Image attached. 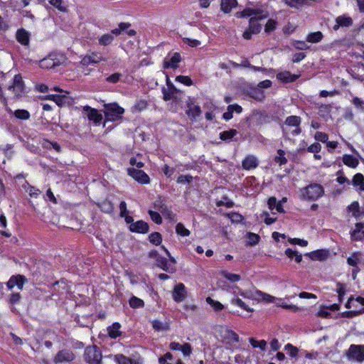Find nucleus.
<instances>
[{"mask_svg":"<svg viewBox=\"0 0 364 364\" xmlns=\"http://www.w3.org/2000/svg\"><path fill=\"white\" fill-rule=\"evenodd\" d=\"M102 61L106 62L107 59L99 55L97 53H92L90 55L85 56L82 60L84 64L99 63Z\"/></svg>","mask_w":364,"mask_h":364,"instance_id":"412c9836","label":"nucleus"},{"mask_svg":"<svg viewBox=\"0 0 364 364\" xmlns=\"http://www.w3.org/2000/svg\"><path fill=\"white\" fill-rule=\"evenodd\" d=\"M162 92L164 95V100L165 101H168L175 98V95L177 92V90L173 85H171V87L168 90L166 88H163Z\"/></svg>","mask_w":364,"mask_h":364,"instance_id":"a878e982","label":"nucleus"},{"mask_svg":"<svg viewBox=\"0 0 364 364\" xmlns=\"http://www.w3.org/2000/svg\"><path fill=\"white\" fill-rule=\"evenodd\" d=\"M84 356L85 360L90 364H101L102 355L95 346L86 348Z\"/></svg>","mask_w":364,"mask_h":364,"instance_id":"7ed1b4c3","label":"nucleus"},{"mask_svg":"<svg viewBox=\"0 0 364 364\" xmlns=\"http://www.w3.org/2000/svg\"><path fill=\"white\" fill-rule=\"evenodd\" d=\"M285 254L286 255L289 257V258H294L295 259V262H297V263H299L301 262V259H302V256L301 255L299 254L296 251H294L292 250L290 248H288L286 251H285Z\"/></svg>","mask_w":364,"mask_h":364,"instance_id":"473e14b6","label":"nucleus"},{"mask_svg":"<svg viewBox=\"0 0 364 364\" xmlns=\"http://www.w3.org/2000/svg\"><path fill=\"white\" fill-rule=\"evenodd\" d=\"M321 149V146L319 143H314L307 148V151L311 153L318 154Z\"/></svg>","mask_w":364,"mask_h":364,"instance_id":"0e129e2a","label":"nucleus"},{"mask_svg":"<svg viewBox=\"0 0 364 364\" xmlns=\"http://www.w3.org/2000/svg\"><path fill=\"white\" fill-rule=\"evenodd\" d=\"M220 274L227 279L228 280L232 282H236L240 280L241 277L240 274H233L228 272L226 270H223L220 272Z\"/></svg>","mask_w":364,"mask_h":364,"instance_id":"7c9ffc66","label":"nucleus"},{"mask_svg":"<svg viewBox=\"0 0 364 364\" xmlns=\"http://www.w3.org/2000/svg\"><path fill=\"white\" fill-rule=\"evenodd\" d=\"M353 184L359 186L361 191H364V176L361 173H357L353 176Z\"/></svg>","mask_w":364,"mask_h":364,"instance_id":"2f4dec72","label":"nucleus"},{"mask_svg":"<svg viewBox=\"0 0 364 364\" xmlns=\"http://www.w3.org/2000/svg\"><path fill=\"white\" fill-rule=\"evenodd\" d=\"M277 22L273 19H269L265 25V32L269 33L275 29Z\"/></svg>","mask_w":364,"mask_h":364,"instance_id":"6e6d98bb","label":"nucleus"},{"mask_svg":"<svg viewBox=\"0 0 364 364\" xmlns=\"http://www.w3.org/2000/svg\"><path fill=\"white\" fill-rule=\"evenodd\" d=\"M353 104L358 109L364 111V101L358 97H353L352 100Z\"/></svg>","mask_w":364,"mask_h":364,"instance_id":"4d7b16f0","label":"nucleus"},{"mask_svg":"<svg viewBox=\"0 0 364 364\" xmlns=\"http://www.w3.org/2000/svg\"><path fill=\"white\" fill-rule=\"evenodd\" d=\"M84 112L87 114V118L93 121L95 124H98L102 119V116L98 112L96 109L91 108L89 106H85L83 108Z\"/></svg>","mask_w":364,"mask_h":364,"instance_id":"ddd939ff","label":"nucleus"},{"mask_svg":"<svg viewBox=\"0 0 364 364\" xmlns=\"http://www.w3.org/2000/svg\"><path fill=\"white\" fill-rule=\"evenodd\" d=\"M206 301L208 304H210L213 308V309L215 311H221L224 308L223 305L220 302H219L218 301H215L214 299H213L210 297H208L206 299Z\"/></svg>","mask_w":364,"mask_h":364,"instance_id":"f704fd0d","label":"nucleus"},{"mask_svg":"<svg viewBox=\"0 0 364 364\" xmlns=\"http://www.w3.org/2000/svg\"><path fill=\"white\" fill-rule=\"evenodd\" d=\"M299 75L291 74L289 71L281 72L277 75V78L285 83L294 82L299 78Z\"/></svg>","mask_w":364,"mask_h":364,"instance_id":"f3484780","label":"nucleus"},{"mask_svg":"<svg viewBox=\"0 0 364 364\" xmlns=\"http://www.w3.org/2000/svg\"><path fill=\"white\" fill-rule=\"evenodd\" d=\"M284 155V151L279 149L277 151V156L274 158L275 162L279 164L280 166L287 164V159L285 158Z\"/></svg>","mask_w":364,"mask_h":364,"instance_id":"58836bf2","label":"nucleus"},{"mask_svg":"<svg viewBox=\"0 0 364 364\" xmlns=\"http://www.w3.org/2000/svg\"><path fill=\"white\" fill-rule=\"evenodd\" d=\"M151 324L153 328L158 332H164L170 329L169 323L167 321L154 320Z\"/></svg>","mask_w":364,"mask_h":364,"instance_id":"aec40b11","label":"nucleus"},{"mask_svg":"<svg viewBox=\"0 0 364 364\" xmlns=\"http://www.w3.org/2000/svg\"><path fill=\"white\" fill-rule=\"evenodd\" d=\"M160 211L161 212V213L167 217H168L169 218L171 219H173L174 218V215L173 214V213L167 208L166 205H161L160 208H159Z\"/></svg>","mask_w":364,"mask_h":364,"instance_id":"13d9d810","label":"nucleus"},{"mask_svg":"<svg viewBox=\"0 0 364 364\" xmlns=\"http://www.w3.org/2000/svg\"><path fill=\"white\" fill-rule=\"evenodd\" d=\"M156 265L163 270L168 272H173L174 270V269L171 267V266L168 264L166 259L161 256H158L156 257Z\"/></svg>","mask_w":364,"mask_h":364,"instance_id":"5701e85b","label":"nucleus"},{"mask_svg":"<svg viewBox=\"0 0 364 364\" xmlns=\"http://www.w3.org/2000/svg\"><path fill=\"white\" fill-rule=\"evenodd\" d=\"M9 90L14 92V96H21V94L24 91V83L20 75H16L14 76L13 85L9 87Z\"/></svg>","mask_w":364,"mask_h":364,"instance_id":"6e6552de","label":"nucleus"},{"mask_svg":"<svg viewBox=\"0 0 364 364\" xmlns=\"http://www.w3.org/2000/svg\"><path fill=\"white\" fill-rule=\"evenodd\" d=\"M188 109L186 114L193 119L196 118L201 114L200 107L198 105H195L193 103H188Z\"/></svg>","mask_w":364,"mask_h":364,"instance_id":"4be33fe9","label":"nucleus"},{"mask_svg":"<svg viewBox=\"0 0 364 364\" xmlns=\"http://www.w3.org/2000/svg\"><path fill=\"white\" fill-rule=\"evenodd\" d=\"M351 237L355 240L364 238V223H358L355 224V229L351 234Z\"/></svg>","mask_w":364,"mask_h":364,"instance_id":"6ab92c4d","label":"nucleus"},{"mask_svg":"<svg viewBox=\"0 0 364 364\" xmlns=\"http://www.w3.org/2000/svg\"><path fill=\"white\" fill-rule=\"evenodd\" d=\"M180 350L183 353V354L185 356H188L191 353L192 348L189 343H186L181 346V348Z\"/></svg>","mask_w":364,"mask_h":364,"instance_id":"e2e57ef3","label":"nucleus"},{"mask_svg":"<svg viewBox=\"0 0 364 364\" xmlns=\"http://www.w3.org/2000/svg\"><path fill=\"white\" fill-rule=\"evenodd\" d=\"M236 17H251L249 21V27L244 31L242 36L246 40H250L252 34H257L262 30V24L258 21L267 18L268 14L259 9L246 8L242 11L235 14Z\"/></svg>","mask_w":364,"mask_h":364,"instance_id":"f257e3e1","label":"nucleus"},{"mask_svg":"<svg viewBox=\"0 0 364 364\" xmlns=\"http://www.w3.org/2000/svg\"><path fill=\"white\" fill-rule=\"evenodd\" d=\"M363 312H364V309H363L362 310H360V311H345V312L342 313V316L346 317V318L353 317V316H358V315L362 314Z\"/></svg>","mask_w":364,"mask_h":364,"instance_id":"052dcab7","label":"nucleus"},{"mask_svg":"<svg viewBox=\"0 0 364 364\" xmlns=\"http://www.w3.org/2000/svg\"><path fill=\"white\" fill-rule=\"evenodd\" d=\"M324 193L323 188L318 183H311L300 190V199L304 200H316Z\"/></svg>","mask_w":364,"mask_h":364,"instance_id":"f03ea898","label":"nucleus"},{"mask_svg":"<svg viewBox=\"0 0 364 364\" xmlns=\"http://www.w3.org/2000/svg\"><path fill=\"white\" fill-rule=\"evenodd\" d=\"M346 355L348 359L355 360L358 362L364 360V346L354 345L350 346Z\"/></svg>","mask_w":364,"mask_h":364,"instance_id":"423d86ee","label":"nucleus"},{"mask_svg":"<svg viewBox=\"0 0 364 364\" xmlns=\"http://www.w3.org/2000/svg\"><path fill=\"white\" fill-rule=\"evenodd\" d=\"M121 326L119 323H114L111 326L107 328L108 335L112 338H116L121 335L119 331Z\"/></svg>","mask_w":364,"mask_h":364,"instance_id":"393cba45","label":"nucleus"},{"mask_svg":"<svg viewBox=\"0 0 364 364\" xmlns=\"http://www.w3.org/2000/svg\"><path fill=\"white\" fill-rule=\"evenodd\" d=\"M74 359V355L69 350H61L55 356V363H62L65 361H71Z\"/></svg>","mask_w":364,"mask_h":364,"instance_id":"dca6fc26","label":"nucleus"},{"mask_svg":"<svg viewBox=\"0 0 364 364\" xmlns=\"http://www.w3.org/2000/svg\"><path fill=\"white\" fill-rule=\"evenodd\" d=\"M284 350H287L289 353V355L291 357H296L299 351L297 348L294 347L290 343H288L284 346Z\"/></svg>","mask_w":364,"mask_h":364,"instance_id":"8fccbe9b","label":"nucleus"},{"mask_svg":"<svg viewBox=\"0 0 364 364\" xmlns=\"http://www.w3.org/2000/svg\"><path fill=\"white\" fill-rule=\"evenodd\" d=\"M313 259L323 260L326 257V253L323 251H316L311 253Z\"/></svg>","mask_w":364,"mask_h":364,"instance_id":"69168bd1","label":"nucleus"},{"mask_svg":"<svg viewBox=\"0 0 364 364\" xmlns=\"http://www.w3.org/2000/svg\"><path fill=\"white\" fill-rule=\"evenodd\" d=\"M114 360L118 364H133L132 360L122 354L114 355Z\"/></svg>","mask_w":364,"mask_h":364,"instance_id":"c9c22d12","label":"nucleus"},{"mask_svg":"<svg viewBox=\"0 0 364 364\" xmlns=\"http://www.w3.org/2000/svg\"><path fill=\"white\" fill-rule=\"evenodd\" d=\"M257 294L261 296V299L263 301H265L266 302H268V303H272L276 299L275 297H274L271 295L267 294L265 293H263L262 291H257Z\"/></svg>","mask_w":364,"mask_h":364,"instance_id":"5fc2aeb1","label":"nucleus"},{"mask_svg":"<svg viewBox=\"0 0 364 364\" xmlns=\"http://www.w3.org/2000/svg\"><path fill=\"white\" fill-rule=\"evenodd\" d=\"M18 278H19V275L12 276V277L9 279V280L7 282V283H6L7 287H8L9 289H13L15 286H16V284L18 283Z\"/></svg>","mask_w":364,"mask_h":364,"instance_id":"bf43d9fd","label":"nucleus"},{"mask_svg":"<svg viewBox=\"0 0 364 364\" xmlns=\"http://www.w3.org/2000/svg\"><path fill=\"white\" fill-rule=\"evenodd\" d=\"M101 210L105 213H111L114 210L113 204L107 200H105L100 205Z\"/></svg>","mask_w":364,"mask_h":364,"instance_id":"a18cd8bd","label":"nucleus"},{"mask_svg":"<svg viewBox=\"0 0 364 364\" xmlns=\"http://www.w3.org/2000/svg\"><path fill=\"white\" fill-rule=\"evenodd\" d=\"M16 38L22 46H28L30 43V33L24 28L18 29L16 33Z\"/></svg>","mask_w":364,"mask_h":364,"instance_id":"4468645a","label":"nucleus"},{"mask_svg":"<svg viewBox=\"0 0 364 364\" xmlns=\"http://www.w3.org/2000/svg\"><path fill=\"white\" fill-rule=\"evenodd\" d=\"M130 24L129 23H120L119 24V28H114L111 31L110 33H106L102 36L99 38V43L102 46L109 45L114 39L113 35H119L121 33V31L125 30L126 28H128Z\"/></svg>","mask_w":364,"mask_h":364,"instance_id":"20e7f679","label":"nucleus"},{"mask_svg":"<svg viewBox=\"0 0 364 364\" xmlns=\"http://www.w3.org/2000/svg\"><path fill=\"white\" fill-rule=\"evenodd\" d=\"M232 304L237 305L247 311H252V309L250 308L242 299L235 298L232 300Z\"/></svg>","mask_w":364,"mask_h":364,"instance_id":"37998d69","label":"nucleus"},{"mask_svg":"<svg viewBox=\"0 0 364 364\" xmlns=\"http://www.w3.org/2000/svg\"><path fill=\"white\" fill-rule=\"evenodd\" d=\"M237 131L235 129H230L228 131L223 132L220 134V138L222 140H229L231 139L233 136L237 134Z\"/></svg>","mask_w":364,"mask_h":364,"instance_id":"e433bc0d","label":"nucleus"},{"mask_svg":"<svg viewBox=\"0 0 364 364\" xmlns=\"http://www.w3.org/2000/svg\"><path fill=\"white\" fill-rule=\"evenodd\" d=\"M314 138L316 141L326 142L328 141V136L327 134L324 132H317L314 135Z\"/></svg>","mask_w":364,"mask_h":364,"instance_id":"864d4df0","label":"nucleus"},{"mask_svg":"<svg viewBox=\"0 0 364 364\" xmlns=\"http://www.w3.org/2000/svg\"><path fill=\"white\" fill-rule=\"evenodd\" d=\"M259 241V236L255 233L248 232V244L255 245Z\"/></svg>","mask_w":364,"mask_h":364,"instance_id":"de8ad7c7","label":"nucleus"},{"mask_svg":"<svg viewBox=\"0 0 364 364\" xmlns=\"http://www.w3.org/2000/svg\"><path fill=\"white\" fill-rule=\"evenodd\" d=\"M48 99L53 100L58 105L61 106L65 102L66 96L59 95H50L48 96Z\"/></svg>","mask_w":364,"mask_h":364,"instance_id":"72a5a7b5","label":"nucleus"},{"mask_svg":"<svg viewBox=\"0 0 364 364\" xmlns=\"http://www.w3.org/2000/svg\"><path fill=\"white\" fill-rule=\"evenodd\" d=\"M258 166L257 159L252 155L247 156L242 161V167L245 170H250L257 168Z\"/></svg>","mask_w":364,"mask_h":364,"instance_id":"a211bd4d","label":"nucleus"},{"mask_svg":"<svg viewBox=\"0 0 364 364\" xmlns=\"http://www.w3.org/2000/svg\"><path fill=\"white\" fill-rule=\"evenodd\" d=\"M176 80L188 86H191L193 84L192 80L188 76L178 75L176 77Z\"/></svg>","mask_w":364,"mask_h":364,"instance_id":"09e8293b","label":"nucleus"},{"mask_svg":"<svg viewBox=\"0 0 364 364\" xmlns=\"http://www.w3.org/2000/svg\"><path fill=\"white\" fill-rule=\"evenodd\" d=\"M149 242L155 245H159L162 240L161 235L159 232H155L149 236Z\"/></svg>","mask_w":364,"mask_h":364,"instance_id":"4c0bfd02","label":"nucleus"},{"mask_svg":"<svg viewBox=\"0 0 364 364\" xmlns=\"http://www.w3.org/2000/svg\"><path fill=\"white\" fill-rule=\"evenodd\" d=\"M127 173L139 183L149 184L150 183L149 176L141 170L136 168H128Z\"/></svg>","mask_w":364,"mask_h":364,"instance_id":"0eeeda50","label":"nucleus"},{"mask_svg":"<svg viewBox=\"0 0 364 364\" xmlns=\"http://www.w3.org/2000/svg\"><path fill=\"white\" fill-rule=\"evenodd\" d=\"M301 118L298 116H289L288 117L284 124L282 126V130L284 135H288L290 132V128L299 127L301 124Z\"/></svg>","mask_w":364,"mask_h":364,"instance_id":"1a4fd4ad","label":"nucleus"},{"mask_svg":"<svg viewBox=\"0 0 364 364\" xmlns=\"http://www.w3.org/2000/svg\"><path fill=\"white\" fill-rule=\"evenodd\" d=\"M348 208L349 211L352 212L353 215L358 219L360 216L359 203L357 201H354L348 207Z\"/></svg>","mask_w":364,"mask_h":364,"instance_id":"a19ab883","label":"nucleus"},{"mask_svg":"<svg viewBox=\"0 0 364 364\" xmlns=\"http://www.w3.org/2000/svg\"><path fill=\"white\" fill-rule=\"evenodd\" d=\"M237 4V0H222L220 5L221 10L225 13H229Z\"/></svg>","mask_w":364,"mask_h":364,"instance_id":"b1692460","label":"nucleus"},{"mask_svg":"<svg viewBox=\"0 0 364 364\" xmlns=\"http://www.w3.org/2000/svg\"><path fill=\"white\" fill-rule=\"evenodd\" d=\"M362 259V255L360 252H354L347 259L348 264L353 267H356Z\"/></svg>","mask_w":364,"mask_h":364,"instance_id":"bb28decb","label":"nucleus"},{"mask_svg":"<svg viewBox=\"0 0 364 364\" xmlns=\"http://www.w3.org/2000/svg\"><path fill=\"white\" fill-rule=\"evenodd\" d=\"M129 305L132 308H140L144 306V302L142 299L133 296L129 300Z\"/></svg>","mask_w":364,"mask_h":364,"instance_id":"ea45409f","label":"nucleus"},{"mask_svg":"<svg viewBox=\"0 0 364 364\" xmlns=\"http://www.w3.org/2000/svg\"><path fill=\"white\" fill-rule=\"evenodd\" d=\"M343 162L348 166L355 168L358 164V161L354 156L351 155H344L343 158Z\"/></svg>","mask_w":364,"mask_h":364,"instance_id":"c756f323","label":"nucleus"},{"mask_svg":"<svg viewBox=\"0 0 364 364\" xmlns=\"http://www.w3.org/2000/svg\"><path fill=\"white\" fill-rule=\"evenodd\" d=\"M193 181V177L189 175H181L177 178L178 183H190Z\"/></svg>","mask_w":364,"mask_h":364,"instance_id":"603ef678","label":"nucleus"},{"mask_svg":"<svg viewBox=\"0 0 364 364\" xmlns=\"http://www.w3.org/2000/svg\"><path fill=\"white\" fill-rule=\"evenodd\" d=\"M122 74L116 73L106 78V80L111 83H117L121 78Z\"/></svg>","mask_w":364,"mask_h":364,"instance_id":"680f3d73","label":"nucleus"},{"mask_svg":"<svg viewBox=\"0 0 364 364\" xmlns=\"http://www.w3.org/2000/svg\"><path fill=\"white\" fill-rule=\"evenodd\" d=\"M124 112V108L119 107L117 104H109L105 106V117L109 121H114L121 117Z\"/></svg>","mask_w":364,"mask_h":364,"instance_id":"39448f33","label":"nucleus"},{"mask_svg":"<svg viewBox=\"0 0 364 364\" xmlns=\"http://www.w3.org/2000/svg\"><path fill=\"white\" fill-rule=\"evenodd\" d=\"M323 38V34L320 31L309 33L306 37V41L309 43H315L320 42Z\"/></svg>","mask_w":364,"mask_h":364,"instance_id":"c85d7f7f","label":"nucleus"},{"mask_svg":"<svg viewBox=\"0 0 364 364\" xmlns=\"http://www.w3.org/2000/svg\"><path fill=\"white\" fill-rule=\"evenodd\" d=\"M353 24V19L346 15L339 16L336 18V24L333 26L334 31L340 27H350Z\"/></svg>","mask_w":364,"mask_h":364,"instance_id":"9b49d317","label":"nucleus"},{"mask_svg":"<svg viewBox=\"0 0 364 364\" xmlns=\"http://www.w3.org/2000/svg\"><path fill=\"white\" fill-rule=\"evenodd\" d=\"M149 215H150L151 220L154 221L156 224H161L162 223L161 217L157 212L149 210Z\"/></svg>","mask_w":364,"mask_h":364,"instance_id":"3c124183","label":"nucleus"},{"mask_svg":"<svg viewBox=\"0 0 364 364\" xmlns=\"http://www.w3.org/2000/svg\"><path fill=\"white\" fill-rule=\"evenodd\" d=\"M146 105H147V103L145 100H139L135 104L133 109L136 111L139 112V111H141V110L146 109Z\"/></svg>","mask_w":364,"mask_h":364,"instance_id":"338daca9","label":"nucleus"},{"mask_svg":"<svg viewBox=\"0 0 364 364\" xmlns=\"http://www.w3.org/2000/svg\"><path fill=\"white\" fill-rule=\"evenodd\" d=\"M308 0H285L287 4L293 8H298L306 4Z\"/></svg>","mask_w":364,"mask_h":364,"instance_id":"49530a36","label":"nucleus"},{"mask_svg":"<svg viewBox=\"0 0 364 364\" xmlns=\"http://www.w3.org/2000/svg\"><path fill=\"white\" fill-rule=\"evenodd\" d=\"M14 115L16 118L21 119H28L30 117V114L25 109H17L14 112Z\"/></svg>","mask_w":364,"mask_h":364,"instance_id":"c03bdc74","label":"nucleus"},{"mask_svg":"<svg viewBox=\"0 0 364 364\" xmlns=\"http://www.w3.org/2000/svg\"><path fill=\"white\" fill-rule=\"evenodd\" d=\"M40 67L45 69H50L55 68V63L53 61V55H50L47 58L40 61Z\"/></svg>","mask_w":364,"mask_h":364,"instance_id":"cd10ccee","label":"nucleus"},{"mask_svg":"<svg viewBox=\"0 0 364 364\" xmlns=\"http://www.w3.org/2000/svg\"><path fill=\"white\" fill-rule=\"evenodd\" d=\"M183 42L193 48L200 45V42L199 41L189 38H183Z\"/></svg>","mask_w":364,"mask_h":364,"instance_id":"774afa93","label":"nucleus"},{"mask_svg":"<svg viewBox=\"0 0 364 364\" xmlns=\"http://www.w3.org/2000/svg\"><path fill=\"white\" fill-rule=\"evenodd\" d=\"M176 232L178 235L185 237L190 235V231L182 223H178L176 226Z\"/></svg>","mask_w":364,"mask_h":364,"instance_id":"79ce46f5","label":"nucleus"},{"mask_svg":"<svg viewBox=\"0 0 364 364\" xmlns=\"http://www.w3.org/2000/svg\"><path fill=\"white\" fill-rule=\"evenodd\" d=\"M181 61V55L178 53H174L169 60L166 58L164 61V68L167 69L172 68L173 69L178 68V63Z\"/></svg>","mask_w":364,"mask_h":364,"instance_id":"2eb2a0df","label":"nucleus"},{"mask_svg":"<svg viewBox=\"0 0 364 364\" xmlns=\"http://www.w3.org/2000/svg\"><path fill=\"white\" fill-rule=\"evenodd\" d=\"M149 225L143 220H138L129 225V230L132 232L137 233H146L149 231Z\"/></svg>","mask_w":364,"mask_h":364,"instance_id":"f8f14e48","label":"nucleus"},{"mask_svg":"<svg viewBox=\"0 0 364 364\" xmlns=\"http://www.w3.org/2000/svg\"><path fill=\"white\" fill-rule=\"evenodd\" d=\"M186 297L185 285L182 283L177 284L173 291V299L176 302H181Z\"/></svg>","mask_w":364,"mask_h":364,"instance_id":"9d476101","label":"nucleus"}]
</instances>
